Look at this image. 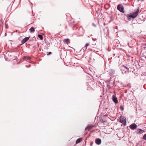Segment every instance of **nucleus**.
<instances>
[{
  "mask_svg": "<svg viewBox=\"0 0 146 146\" xmlns=\"http://www.w3.org/2000/svg\"><path fill=\"white\" fill-rule=\"evenodd\" d=\"M69 39L67 38L65 39H64L63 41L65 42H66L67 43H68L69 42Z\"/></svg>",
  "mask_w": 146,
  "mask_h": 146,
  "instance_id": "12",
  "label": "nucleus"
},
{
  "mask_svg": "<svg viewBox=\"0 0 146 146\" xmlns=\"http://www.w3.org/2000/svg\"><path fill=\"white\" fill-rule=\"evenodd\" d=\"M30 30L31 32H34L35 31V29L33 27H31L30 29Z\"/></svg>",
  "mask_w": 146,
  "mask_h": 146,
  "instance_id": "13",
  "label": "nucleus"
},
{
  "mask_svg": "<svg viewBox=\"0 0 146 146\" xmlns=\"http://www.w3.org/2000/svg\"><path fill=\"white\" fill-rule=\"evenodd\" d=\"M112 98L113 100V101L115 103H117L118 102V101L117 100V98L114 95H113L112 96Z\"/></svg>",
  "mask_w": 146,
  "mask_h": 146,
  "instance_id": "6",
  "label": "nucleus"
},
{
  "mask_svg": "<svg viewBox=\"0 0 146 146\" xmlns=\"http://www.w3.org/2000/svg\"><path fill=\"white\" fill-rule=\"evenodd\" d=\"M137 16V11L135 12L131 13L127 15V18L129 20H130L132 19L135 18Z\"/></svg>",
  "mask_w": 146,
  "mask_h": 146,
  "instance_id": "2",
  "label": "nucleus"
},
{
  "mask_svg": "<svg viewBox=\"0 0 146 146\" xmlns=\"http://www.w3.org/2000/svg\"><path fill=\"white\" fill-rule=\"evenodd\" d=\"M51 53V52H49V54H48H48H50Z\"/></svg>",
  "mask_w": 146,
  "mask_h": 146,
  "instance_id": "21",
  "label": "nucleus"
},
{
  "mask_svg": "<svg viewBox=\"0 0 146 146\" xmlns=\"http://www.w3.org/2000/svg\"><path fill=\"white\" fill-rule=\"evenodd\" d=\"M139 7H138V8H137V13H138V12H139Z\"/></svg>",
  "mask_w": 146,
  "mask_h": 146,
  "instance_id": "20",
  "label": "nucleus"
},
{
  "mask_svg": "<svg viewBox=\"0 0 146 146\" xmlns=\"http://www.w3.org/2000/svg\"><path fill=\"white\" fill-rule=\"evenodd\" d=\"M2 23V22L1 20H0V26L1 25V24Z\"/></svg>",
  "mask_w": 146,
  "mask_h": 146,
  "instance_id": "19",
  "label": "nucleus"
},
{
  "mask_svg": "<svg viewBox=\"0 0 146 146\" xmlns=\"http://www.w3.org/2000/svg\"><path fill=\"white\" fill-rule=\"evenodd\" d=\"M96 143L98 145H100L101 143V140L100 139H98L96 140Z\"/></svg>",
  "mask_w": 146,
  "mask_h": 146,
  "instance_id": "9",
  "label": "nucleus"
},
{
  "mask_svg": "<svg viewBox=\"0 0 146 146\" xmlns=\"http://www.w3.org/2000/svg\"><path fill=\"white\" fill-rule=\"evenodd\" d=\"M29 37H25L24 39H23L21 41L22 44H23L25 43L29 39Z\"/></svg>",
  "mask_w": 146,
  "mask_h": 146,
  "instance_id": "5",
  "label": "nucleus"
},
{
  "mask_svg": "<svg viewBox=\"0 0 146 146\" xmlns=\"http://www.w3.org/2000/svg\"><path fill=\"white\" fill-rule=\"evenodd\" d=\"M38 36V37L41 40H42L43 39V37L42 35H39Z\"/></svg>",
  "mask_w": 146,
  "mask_h": 146,
  "instance_id": "14",
  "label": "nucleus"
},
{
  "mask_svg": "<svg viewBox=\"0 0 146 146\" xmlns=\"http://www.w3.org/2000/svg\"><path fill=\"white\" fill-rule=\"evenodd\" d=\"M90 44L89 43H86L85 45V47H87V46H88Z\"/></svg>",
  "mask_w": 146,
  "mask_h": 146,
  "instance_id": "17",
  "label": "nucleus"
},
{
  "mask_svg": "<svg viewBox=\"0 0 146 146\" xmlns=\"http://www.w3.org/2000/svg\"><path fill=\"white\" fill-rule=\"evenodd\" d=\"M143 139L145 140H146V133L145 134L143 137Z\"/></svg>",
  "mask_w": 146,
  "mask_h": 146,
  "instance_id": "15",
  "label": "nucleus"
},
{
  "mask_svg": "<svg viewBox=\"0 0 146 146\" xmlns=\"http://www.w3.org/2000/svg\"><path fill=\"white\" fill-rule=\"evenodd\" d=\"M120 108L121 110H123L124 108L123 107V106H121L120 107Z\"/></svg>",
  "mask_w": 146,
  "mask_h": 146,
  "instance_id": "18",
  "label": "nucleus"
},
{
  "mask_svg": "<svg viewBox=\"0 0 146 146\" xmlns=\"http://www.w3.org/2000/svg\"><path fill=\"white\" fill-rule=\"evenodd\" d=\"M93 127V126L92 125H89L85 128V130H86L87 129L90 130L92 129Z\"/></svg>",
  "mask_w": 146,
  "mask_h": 146,
  "instance_id": "8",
  "label": "nucleus"
},
{
  "mask_svg": "<svg viewBox=\"0 0 146 146\" xmlns=\"http://www.w3.org/2000/svg\"><path fill=\"white\" fill-rule=\"evenodd\" d=\"M92 144H93V143H91V145H92Z\"/></svg>",
  "mask_w": 146,
  "mask_h": 146,
  "instance_id": "22",
  "label": "nucleus"
},
{
  "mask_svg": "<svg viewBox=\"0 0 146 146\" xmlns=\"http://www.w3.org/2000/svg\"><path fill=\"white\" fill-rule=\"evenodd\" d=\"M82 140V138H78L76 141V143H80Z\"/></svg>",
  "mask_w": 146,
  "mask_h": 146,
  "instance_id": "11",
  "label": "nucleus"
},
{
  "mask_svg": "<svg viewBox=\"0 0 146 146\" xmlns=\"http://www.w3.org/2000/svg\"><path fill=\"white\" fill-rule=\"evenodd\" d=\"M144 132H145V131L144 130L137 129V133H138L139 134H142Z\"/></svg>",
  "mask_w": 146,
  "mask_h": 146,
  "instance_id": "10",
  "label": "nucleus"
},
{
  "mask_svg": "<svg viewBox=\"0 0 146 146\" xmlns=\"http://www.w3.org/2000/svg\"><path fill=\"white\" fill-rule=\"evenodd\" d=\"M121 68L122 69V72L123 74H125L128 73V72L132 71L133 72L134 71V70L133 69V67H130L129 65H127L126 66L123 65L121 66Z\"/></svg>",
  "mask_w": 146,
  "mask_h": 146,
  "instance_id": "1",
  "label": "nucleus"
},
{
  "mask_svg": "<svg viewBox=\"0 0 146 146\" xmlns=\"http://www.w3.org/2000/svg\"><path fill=\"white\" fill-rule=\"evenodd\" d=\"M25 59L29 60L30 59V57H26L25 58Z\"/></svg>",
  "mask_w": 146,
  "mask_h": 146,
  "instance_id": "16",
  "label": "nucleus"
},
{
  "mask_svg": "<svg viewBox=\"0 0 146 146\" xmlns=\"http://www.w3.org/2000/svg\"><path fill=\"white\" fill-rule=\"evenodd\" d=\"M117 9L121 12L124 13L123 7L121 5H119L117 7Z\"/></svg>",
  "mask_w": 146,
  "mask_h": 146,
  "instance_id": "4",
  "label": "nucleus"
},
{
  "mask_svg": "<svg viewBox=\"0 0 146 146\" xmlns=\"http://www.w3.org/2000/svg\"><path fill=\"white\" fill-rule=\"evenodd\" d=\"M120 122L124 125H125L126 123L125 117L123 116H121L120 118Z\"/></svg>",
  "mask_w": 146,
  "mask_h": 146,
  "instance_id": "3",
  "label": "nucleus"
},
{
  "mask_svg": "<svg viewBox=\"0 0 146 146\" xmlns=\"http://www.w3.org/2000/svg\"><path fill=\"white\" fill-rule=\"evenodd\" d=\"M137 127V125L135 124H133L130 126V128L132 129H134Z\"/></svg>",
  "mask_w": 146,
  "mask_h": 146,
  "instance_id": "7",
  "label": "nucleus"
}]
</instances>
